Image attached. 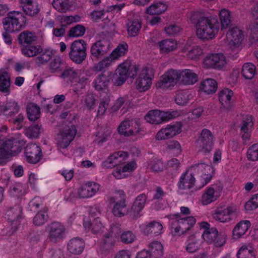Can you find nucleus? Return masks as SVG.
Segmentation results:
<instances>
[{"label": "nucleus", "instance_id": "obj_1", "mask_svg": "<svg viewBox=\"0 0 258 258\" xmlns=\"http://www.w3.org/2000/svg\"><path fill=\"white\" fill-rule=\"evenodd\" d=\"M189 19L196 28V34L201 39H212L218 34L219 23L216 17H207L199 12H191Z\"/></svg>", "mask_w": 258, "mask_h": 258}, {"label": "nucleus", "instance_id": "obj_2", "mask_svg": "<svg viewBox=\"0 0 258 258\" xmlns=\"http://www.w3.org/2000/svg\"><path fill=\"white\" fill-rule=\"evenodd\" d=\"M170 228L175 234H182L189 230L196 222L193 216L181 217L180 214L168 215Z\"/></svg>", "mask_w": 258, "mask_h": 258}, {"label": "nucleus", "instance_id": "obj_3", "mask_svg": "<svg viewBox=\"0 0 258 258\" xmlns=\"http://www.w3.org/2000/svg\"><path fill=\"white\" fill-rule=\"evenodd\" d=\"M138 69L136 65H132L129 62H124L120 64L116 69L113 75V82L115 86L122 85L128 76L133 77L137 74Z\"/></svg>", "mask_w": 258, "mask_h": 258}, {"label": "nucleus", "instance_id": "obj_4", "mask_svg": "<svg viewBox=\"0 0 258 258\" xmlns=\"http://www.w3.org/2000/svg\"><path fill=\"white\" fill-rule=\"evenodd\" d=\"M180 115L178 111H163L157 109L150 110L144 117L147 122L159 124L163 122L174 119Z\"/></svg>", "mask_w": 258, "mask_h": 258}, {"label": "nucleus", "instance_id": "obj_5", "mask_svg": "<svg viewBox=\"0 0 258 258\" xmlns=\"http://www.w3.org/2000/svg\"><path fill=\"white\" fill-rule=\"evenodd\" d=\"M21 150L20 143L16 139L0 140V164L5 163L7 159L20 152Z\"/></svg>", "mask_w": 258, "mask_h": 258}, {"label": "nucleus", "instance_id": "obj_6", "mask_svg": "<svg viewBox=\"0 0 258 258\" xmlns=\"http://www.w3.org/2000/svg\"><path fill=\"white\" fill-rule=\"evenodd\" d=\"M87 45L83 39L73 41L69 47L70 58L77 64L83 62L87 57Z\"/></svg>", "mask_w": 258, "mask_h": 258}, {"label": "nucleus", "instance_id": "obj_7", "mask_svg": "<svg viewBox=\"0 0 258 258\" xmlns=\"http://www.w3.org/2000/svg\"><path fill=\"white\" fill-rule=\"evenodd\" d=\"M214 136L208 129L202 130L200 135L196 141V148L199 152L204 154L209 153L213 148Z\"/></svg>", "mask_w": 258, "mask_h": 258}, {"label": "nucleus", "instance_id": "obj_8", "mask_svg": "<svg viewBox=\"0 0 258 258\" xmlns=\"http://www.w3.org/2000/svg\"><path fill=\"white\" fill-rule=\"evenodd\" d=\"M24 19L22 13L18 11L10 12L3 21L4 28L8 32L19 31L22 28L21 22H24Z\"/></svg>", "mask_w": 258, "mask_h": 258}, {"label": "nucleus", "instance_id": "obj_9", "mask_svg": "<svg viewBox=\"0 0 258 258\" xmlns=\"http://www.w3.org/2000/svg\"><path fill=\"white\" fill-rule=\"evenodd\" d=\"M179 80V71L170 69L160 77L156 84V87L163 90L169 89L174 87Z\"/></svg>", "mask_w": 258, "mask_h": 258}, {"label": "nucleus", "instance_id": "obj_10", "mask_svg": "<svg viewBox=\"0 0 258 258\" xmlns=\"http://www.w3.org/2000/svg\"><path fill=\"white\" fill-rule=\"evenodd\" d=\"M236 209L233 207L219 206L213 214V218L222 223L229 222L237 217Z\"/></svg>", "mask_w": 258, "mask_h": 258}, {"label": "nucleus", "instance_id": "obj_11", "mask_svg": "<svg viewBox=\"0 0 258 258\" xmlns=\"http://www.w3.org/2000/svg\"><path fill=\"white\" fill-rule=\"evenodd\" d=\"M118 131L120 135L124 136L129 137L137 135L141 131L140 119L133 118L123 120L119 125Z\"/></svg>", "mask_w": 258, "mask_h": 258}, {"label": "nucleus", "instance_id": "obj_12", "mask_svg": "<svg viewBox=\"0 0 258 258\" xmlns=\"http://www.w3.org/2000/svg\"><path fill=\"white\" fill-rule=\"evenodd\" d=\"M195 168H198L197 174H200L197 181V187L201 188L210 181L213 177V168L210 165L204 163L195 164Z\"/></svg>", "mask_w": 258, "mask_h": 258}, {"label": "nucleus", "instance_id": "obj_13", "mask_svg": "<svg viewBox=\"0 0 258 258\" xmlns=\"http://www.w3.org/2000/svg\"><path fill=\"white\" fill-rule=\"evenodd\" d=\"M77 133V130L74 125L65 126L62 131L57 136V141L59 148L64 149L68 147L74 140Z\"/></svg>", "mask_w": 258, "mask_h": 258}, {"label": "nucleus", "instance_id": "obj_14", "mask_svg": "<svg viewBox=\"0 0 258 258\" xmlns=\"http://www.w3.org/2000/svg\"><path fill=\"white\" fill-rule=\"evenodd\" d=\"M198 169V168H195L194 165L181 174L178 182L179 189H187L194 187L196 182L195 176L197 175Z\"/></svg>", "mask_w": 258, "mask_h": 258}, {"label": "nucleus", "instance_id": "obj_15", "mask_svg": "<svg viewBox=\"0 0 258 258\" xmlns=\"http://www.w3.org/2000/svg\"><path fill=\"white\" fill-rule=\"evenodd\" d=\"M182 125L178 122L167 124L161 128L156 135L157 140H164L173 138L181 132Z\"/></svg>", "mask_w": 258, "mask_h": 258}, {"label": "nucleus", "instance_id": "obj_16", "mask_svg": "<svg viewBox=\"0 0 258 258\" xmlns=\"http://www.w3.org/2000/svg\"><path fill=\"white\" fill-rule=\"evenodd\" d=\"M22 213V209L19 205H15L13 207H10L6 212V218L8 219L10 222L12 223L13 225L12 227L13 231L11 232L8 233L5 231H2L0 233V239H2L3 237L6 235H10L15 231L17 230V226L18 225V219L21 217Z\"/></svg>", "mask_w": 258, "mask_h": 258}, {"label": "nucleus", "instance_id": "obj_17", "mask_svg": "<svg viewBox=\"0 0 258 258\" xmlns=\"http://www.w3.org/2000/svg\"><path fill=\"white\" fill-rule=\"evenodd\" d=\"M65 230L64 226L61 223H51L47 226L48 239L52 242H57L63 237Z\"/></svg>", "mask_w": 258, "mask_h": 258}, {"label": "nucleus", "instance_id": "obj_18", "mask_svg": "<svg viewBox=\"0 0 258 258\" xmlns=\"http://www.w3.org/2000/svg\"><path fill=\"white\" fill-rule=\"evenodd\" d=\"M226 39L229 48L232 50H237L243 39L242 31L237 27H231L226 34Z\"/></svg>", "mask_w": 258, "mask_h": 258}, {"label": "nucleus", "instance_id": "obj_19", "mask_svg": "<svg viewBox=\"0 0 258 258\" xmlns=\"http://www.w3.org/2000/svg\"><path fill=\"white\" fill-rule=\"evenodd\" d=\"M152 69L145 68L136 80L137 88L140 92L148 90L152 84Z\"/></svg>", "mask_w": 258, "mask_h": 258}, {"label": "nucleus", "instance_id": "obj_20", "mask_svg": "<svg viewBox=\"0 0 258 258\" xmlns=\"http://www.w3.org/2000/svg\"><path fill=\"white\" fill-rule=\"evenodd\" d=\"M100 185L93 181L88 182L78 189L79 198H90L95 196L99 190Z\"/></svg>", "mask_w": 258, "mask_h": 258}, {"label": "nucleus", "instance_id": "obj_21", "mask_svg": "<svg viewBox=\"0 0 258 258\" xmlns=\"http://www.w3.org/2000/svg\"><path fill=\"white\" fill-rule=\"evenodd\" d=\"M204 64L209 68L221 69L226 63L225 57L222 53H213L207 55L204 61Z\"/></svg>", "mask_w": 258, "mask_h": 258}, {"label": "nucleus", "instance_id": "obj_22", "mask_svg": "<svg viewBox=\"0 0 258 258\" xmlns=\"http://www.w3.org/2000/svg\"><path fill=\"white\" fill-rule=\"evenodd\" d=\"M109 42L105 40L96 41L91 46V56L97 59L101 58L109 51Z\"/></svg>", "mask_w": 258, "mask_h": 258}, {"label": "nucleus", "instance_id": "obj_23", "mask_svg": "<svg viewBox=\"0 0 258 258\" xmlns=\"http://www.w3.org/2000/svg\"><path fill=\"white\" fill-rule=\"evenodd\" d=\"M128 155L126 152L119 151L111 155L107 160L102 163V167L111 168L118 165L122 164L127 158Z\"/></svg>", "mask_w": 258, "mask_h": 258}, {"label": "nucleus", "instance_id": "obj_24", "mask_svg": "<svg viewBox=\"0 0 258 258\" xmlns=\"http://www.w3.org/2000/svg\"><path fill=\"white\" fill-rule=\"evenodd\" d=\"M147 197L144 194L138 196L134 201L132 206L128 211V213L132 218L136 219L141 216V212L143 210Z\"/></svg>", "mask_w": 258, "mask_h": 258}, {"label": "nucleus", "instance_id": "obj_25", "mask_svg": "<svg viewBox=\"0 0 258 258\" xmlns=\"http://www.w3.org/2000/svg\"><path fill=\"white\" fill-rule=\"evenodd\" d=\"M25 155L29 162L33 164L36 163L41 158V149L35 144H29L25 148Z\"/></svg>", "mask_w": 258, "mask_h": 258}, {"label": "nucleus", "instance_id": "obj_26", "mask_svg": "<svg viewBox=\"0 0 258 258\" xmlns=\"http://www.w3.org/2000/svg\"><path fill=\"white\" fill-rule=\"evenodd\" d=\"M142 232L146 235L156 236L162 231V225L159 222L153 221L141 226Z\"/></svg>", "mask_w": 258, "mask_h": 258}, {"label": "nucleus", "instance_id": "obj_27", "mask_svg": "<svg viewBox=\"0 0 258 258\" xmlns=\"http://www.w3.org/2000/svg\"><path fill=\"white\" fill-rule=\"evenodd\" d=\"M111 73L110 72H103L99 75L93 82V86L96 90L105 89L111 79Z\"/></svg>", "mask_w": 258, "mask_h": 258}, {"label": "nucleus", "instance_id": "obj_28", "mask_svg": "<svg viewBox=\"0 0 258 258\" xmlns=\"http://www.w3.org/2000/svg\"><path fill=\"white\" fill-rule=\"evenodd\" d=\"M152 45H157L161 53H169L175 50L177 48V41L172 39H166Z\"/></svg>", "mask_w": 258, "mask_h": 258}, {"label": "nucleus", "instance_id": "obj_29", "mask_svg": "<svg viewBox=\"0 0 258 258\" xmlns=\"http://www.w3.org/2000/svg\"><path fill=\"white\" fill-rule=\"evenodd\" d=\"M179 81L185 85H193L198 81V75L189 69L179 71Z\"/></svg>", "mask_w": 258, "mask_h": 258}, {"label": "nucleus", "instance_id": "obj_30", "mask_svg": "<svg viewBox=\"0 0 258 258\" xmlns=\"http://www.w3.org/2000/svg\"><path fill=\"white\" fill-rule=\"evenodd\" d=\"M20 110V106L16 101L10 99L1 106V111L6 115L12 116Z\"/></svg>", "mask_w": 258, "mask_h": 258}, {"label": "nucleus", "instance_id": "obj_31", "mask_svg": "<svg viewBox=\"0 0 258 258\" xmlns=\"http://www.w3.org/2000/svg\"><path fill=\"white\" fill-rule=\"evenodd\" d=\"M84 246L85 243L82 238H75L68 243V249L72 253L79 254L83 251Z\"/></svg>", "mask_w": 258, "mask_h": 258}, {"label": "nucleus", "instance_id": "obj_32", "mask_svg": "<svg viewBox=\"0 0 258 258\" xmlns=\"http://www.w3.org/2000/svg\"><path fill=\"white\" fill-rule=\"evenodd\" d=\"M250 225L251 223L248 220H243L238 222L232 231L234 238L239 239L241 237L247 232Z\"/></svg>", "mask_w": 258, "mask_h": 258}, {"label": "nucleus", "instance_id": "obj_33", "mask_svg": "<svg viewBox=\"0 0 258 258\" xmlns=\"http://www.w3.org/2000/svg\"><path fill=\"white\" fill-rule=\"evenodd\" d=\"M233 93L228 88L222 89L219 94V99L220 103L226 108H229L231 105V98Z\"/></svg>", "mask_w": 258, "mask_h": 258}, {"label": "nucleus", "instance_id": "obj_34", "mask_svg": "<svg viewBox=\"0 0 258 258\" xmlns=\"http://www.w3.org/2000/svg\"><path fill=\"white\" fill-rule=\"evenodd\" d=\"M37 39V37L35 34L28 31L21 32L18 36L19 42L23 46L32 44L33 42L36 41Z\"/></svg>", "mask_w": 258, "mask_h": 258}, {"label": "nucleus", "instance_id": "obj_35", "mask_svg": "<svg viewBox=\"0 0 258 258\" xmlns=\"http://www.w3.org/2000/svg\"><path fill=\"white\" fill-rule=\"evenodd\" d=\"M200 89L208 94H213L217 89V83L213 79H207L200 83Z\"/></svg>", "mask_w": 258, "mask_h": 258}, {"label": "nucleus", "instance_id": "obj_36", "mask_svg": "<svg viewBox=\"0 0 258 258\" xmlns=\"http://www.w3.org/2000/svg\"><path fill=\"white\" fill-rule=\"evenodd\" d=\"M219 197L218 192L213 187H209L203 194L201 203L203 205H207L217 200Z\"/></svg>", "mask_w": 258, "mask_h": 258}, {"label": "nucleus", "instance_id": "obj_37", "mask_svg": "<svg viewBox=\"0 0 258 258\" xmlns=\"http://www.w3.org/2000/svg\"><path fill=\"white\" fill-rule=\"evenodd\" d=\"M84 226L86 229H91L94 234L101 233L104 229L100 220L98 218H95L92 223L89 221H84Z\"/></svg>", "mask_w": 258, "mask_h": 258}, {"label": "nucleus", "instance_id": "obj_38", "mask_svg": "<svg viewBox=\"0 0 258 258\" xmlns=\"http://www.w3.org/2000/svg\"><path fill=\"white\" fill-rule=\"evenodd\" d=\"M10 77L4 70H0V91L9 94L10 92Z\"/></svg>", "mask_w": 258, "mask_h": 258}, {"label": "nucleus", "instance_id": "obj_39", "mask_svg": "<svg viewBox=\"0 0 258 258\" xmlns=\"http://www.w3.org/2000/svg\"><path fill=\"white\" fill-rule=\"evenodd\" d=\"M167 9V5L166 3L162 2H157L148 7L146 12L150 15H160L164 12Z\"/></svg>", "mask_w": 258, "mask_h": 258}, {"label": "nucleus", "instance_id": "obj_40", "mask_svg": "<svg viewBox=\"0 0 258 258\" xmlns=\"http://www.w3.org/2000/svg\"><path fill=\"white\" fill-rule=\"evenodd\" d=\"M149 253L155 258L161 257L164 253L163 246L161 242L159 241H153L149 246Z\"/></svg>", "mask_w": 258, "mask_h": 258}, {"label": "nucleus", "instance_id": "obj_41", "mask_svg": "<svg viewBox=\"0 0 258 258\" xmlns=\"http://www.w3.org/2000/svg\"><path fill=\"white\" fill-rule=\"evenodd\" d=\"M26 192V186L20 182L13 183L9 188V194L11 197H20Z\"/></svg>", "mask_w": 258, "mask_h": 258}, {"label": "nucleus", "instance_id": "obj_42", "mask_svg": "<svg viewBox=\"0 0 258 258\" xmlns=\"http://www.w3.org/2000/svg\"><path fill=\"white\" fill-rule=\"evenodd\" d=\"M201 242L195 236H190L187 240L186 250L189 253L197 252L200 248Z\"/></svg>", "mask_w": 258, "mask_h": 258}, {"label": "nucleus", "instance_id": "obj_43", "mask_svg": "<svg viewBox=\"0 0 258 258\" xmlns=\"http://www.w3.org/2000/svg\"><path fill=\"white\" fill-rule=\"evenodd\" d=\"M42 51V47L39 45L30 44L24 46L22 49V53L27 57H33Z\"/></svg>", "mask_w": 258, "mask_h": 258}, {"label": "nucleus", "instance_id": "obj_44", "mask_svg": "<svg viewBox=\"0 0 258 258\" xmlns=\"http://www.w3.org/2000/svg\"><path fill=\"white\" fill-rule=\"evenodd\" d=\"M128 45L126 43L119 44L109 55L113 61L124 56L127 52Z\"/></svg>", "mask_w": 258, "mask_h": 258}, {"label": "nucleus", "instance_id": "obj_45", "mask_svg": "<svg viewBox=\"0 0 258 258\" xmlns=\"http://www.w3.org/2000/svg\"><path fill=\"white\" fill-rule=\"evenodd\" d=\"M241 74L245 79H252L255 74V66L250 62L245 63L241 69Z\"/></svg>", "mask_w": 258, "mask_h": 258}, {"label": "nucleus", "instance_id": "obj_46", "mask_svg": "<svg viewBox=\"0 0 258 258\" xmlns=\"http://www.w3.org/2000/svg\"><path fill=\"white\" fill-rule=\"evenodd\" d=\"M27 113L28 118L31 121H35L40 117V107L32 103H29L27 106Z\"/></svg>", "mask_w": 258, "mask_h": 258}, {"label": "nucleus", "instance_id": "obj_47", "mask_svg": "<svg viewBox=\"0 0 258 258\" xmlns=\"http://www.w3.org/2000/svg\"><path fill=\"white\" fill-rule=\"evenodd\" d=\"M141 28V21L137 18L130 21L127 24V31L128 34L132 37L138 35Z\"/></svg>", "mask_w": 258, "mask_h": 258}, {"label": "nucleus", "instance_id": "obj_48", "mask_svg": "<svg viewBox=\"0 0 258 258\" xmlns=\"http://www.w3.org/2000/svg\"><path fill=\"white\" fill-rule=\"evenodd\" d=\"M219 16L221 29H227L231 23L230 12L228 10L223 9L219 12Z\"/></svg>", "mask_w": 258, "mask_h": 258}, {"label": "nucleus", "instance_id": "obj_49", "mask_svg": "<svg viewBox=\"0 0 258 258\" xmlns=\"http://www.w3.org/2000/svg\"><path fill=\"white\" fill-rule=\"evenodd\" d=\"M39 55L35 58L36 63L38 64H44L48 62L54 56V53L51 50H45L39 53Z\"/></svg>", "mask_w": 258, "mask_h": 258}, {"label": "nucleus", "instance_id": "obj_50", "mask_svg": "<svg viewBox=\"0 0 258 258\" xmlns=\"http://www.w3.org/2000/svg\"><path fill=\"white\" fill-rule=\"evenodd\" d=\"M78 74L73 68H66L60 75V77L63 79H67L71 82H75L78 79Z\"/></svg>", "mask_w": 258, "mask_h": 258}, {"label": "nucleus", "instance_id": "obj_51", "mask_svg": "<svg viewBox=\"0 0 258 258\" xmlns=\"http://www.w3.org/2000/svg\"><path fill=\"white\" fill-rule=\"evenodd\" d=\"M126 196L123 190H118L114 192L112 196L108 198L107 201L110 204H118L121 202H125Z\"/></svg>", "mask_w": 258, "mask_h": 258}, {"label": "nucleus", "instance_id": "obj_52", "mask_svg": "<svg viewBox=\"0 0 258 258\" xmlns=\"http://www.w3.org/2000/svg\"><path fill=\"white\" fill-rule=\"evenodd\" d=\"M48 215L46 210L38 212L33 218V223L36 226H42L48 220Z\"/></svg>", "mask_w": 258, "mask_h": 258}, {"label": "nucleus", "instance_id": "obj_53", "mask_svg": "<svg viewBox=\"0 0 258 258\" xmlns=\"http://www.w3.org/2000/svg\"><path fill=\"white\" fill-rule=\"evenodd\" d=\"M252 15L255 18L253 24L250 26L253 39L258 40V5L255 6L252 10Z\"/></svg>", "mask_w": 258, "mask_h": 258}, {"label": "nucleus", "instance_id": "obj_54", "mask_svg": "<svg viewBox=\"0 0 258 258\" xmlns=\"http://www.w3.org/2000/svg\"><path fill=\"white\" fill-rule=\"evenodd\" d=\"M189 96L190 94L187 91L179 92L175 96V102L179 105H186L188 103Z\"/></svg>", "mask_w": 258, "mask_h": 258}, {"label": "nucleus", "instance_id": "obj_55", "mask_svg": "<svg viewBox=\"0 0 258 258\" xmlns=\"http://www.w3.org/2000/svg\"><path fill=\"white\" fill-rule=\"evenodd\" d=\"M53 8L60 13H65L69 9V0H53Z\"/></svg>", "mask_w": 258, "mask_h": 258}, {"label": "nucleus", "instance_id": "obj_56", "mask_svg": "<svg viewBox=\"0 0 258 258\" xmlns=\"http://www.w3.org/2000/svg\"><path fill=\"white\" fill-rule=\"evenodd\" d=\"M63 64L62 59L59 56H55L49 64V69L51 73H55L61 71V66Z\"/></svg>", "mask_w": 258, "mask_h": 258}, {"label": "nucleus", "instance_id": "obj_57", "mask_svg": "<svg viewBox=\"0 0 258 258\" xmlns=\"http://www.w3.org/2000/svg\"><path fill=\"white\" fill-rule=\"evenodd\" d=\"M113 214L115 216L121 217L124 216L127 212L125 202H121L114 204L112 209Z\"/></svg>", "mask_w": 258, "mask_h": 258}, {"label": "nucleus", "instance_id": "obj_58", "mask_svg": "<svg viewBox=\"0 0 258 258\" xmlns=\"http://www.w3.org/2000/svg\"><path fill=\"white\" fill-rule=\"evenodd\" d=\"M41 125L38 124H33L26 130V134L30 138H37L40 134Z\"/></svg>", "mask_w": 258, "mask_h": 258}, {"label": "nucleus", "instance_id": "obj_59", "mask_svg": "<svg viewBox=\"0 0 258 258\" xmlns=\"http://www.w3.org/2000/svg\"><path fill=\"white\" fill-rule=\"evenodd\" d=\"M111 134V131L107 128H101L96 136L95 141L98 144L105 142Z\"/></svg>", "mask_w": 258, "mask_h": 258}, {"label": "nucleus", "instance_id": "obj_60", "mask_svg": "<svg viewBox=\"0 0 258 258\" xmlns=\"http://www.w3.org/2000/svg\"><path fill=\"white\" fill-rule=\"evenodd\" d=\"M23 10L26 15L31 17L36 16L40 11L37 2L29 5L27 6H25Z\"/></svg>", "mask_w": 258, "mask_h": 258}, {"label": "nucleus", "instance_id": "obj_61", "mask_svg": "<svg viewBox=\"0 0 258 258\" xmlns=\"http://www.w3.org/2000/svg\"><path fill=\"white\" fill-rule=\"evenodd\" d=\"M116 237L112 236L109 233L106 234L104 236L102 247L105 250L111 249L114 245L116 241Z\"/></svg>", "mask_w": 258, "mask_h": 258}, {"label": "nucleus", "instance_id": "obj_62", "mask_svg": "<svg viewBox=\"0 0 258 258\" xmlns=\"http://www.w3.org/2000/svg\"><path fill=\"white\" fill-rule=\"evenodd\" d=\"M246 155L249 161H258V144H254L250 146L247 150Z\"/></svg>", "mask_w": 258, "mask_h": 258}, {"label": "nucleus", "instance_id": "obj_63", "mask_svg": "<svg viewBox=\"0 0 258 258\" xmlns=\"http://www.w3.org/2000/svg\"><path fill=\"white\" fill-rule=\"evenodd\" d=\"M218 231L215 228H212L209 230L204 231L202 236L209 243H212L218 234Z\"/></svg>", "mask_w": 258, "mask_h": 258}, {"label": "nucleus", "instance_id": "obj_64", "mask_svg": "<svg viewBox=\"0 0 258 258\" xmlns=\"http://www.w3.org/2000/svg\"><path fill=\"white\" fill-rule=\"evenodd\" d=\"M253 251L250 247L243 245L237 253V258H250L252 255Z\"/></svg>", "mask_w": 258, "mask_h": 258}]
</instances>
